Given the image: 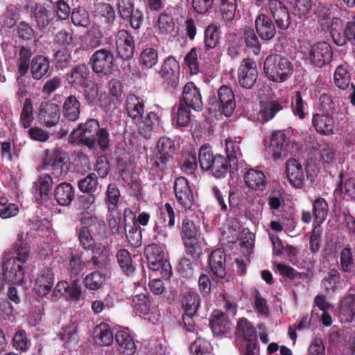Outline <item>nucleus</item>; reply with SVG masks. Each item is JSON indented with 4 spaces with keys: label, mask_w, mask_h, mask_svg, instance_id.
I'll list each match as a JSON object with an SVG mask.
<instances>
[{
    "label": "nucleus",
    "mask_w": 355,
    "mask_h": 355,
    "mask_svg": "<svg viewBox=\"0 0 355 355\" xmlns=\"http://www.w3.org/2000/svg\"><path fill=\"white\" fill-rule=\"evenodd\" d=\"M53 273L49 268L44 269L37 277L35 284V290L40 295H46L53 284Z\"/></svg>",
    "instance_id": "25"
},
{
    "label": "nucleus",
    "mask_w": 355,
    "mask_h": 355,
    "mask_svg": "<svg viewBox=\"0 0 355 355\" xmlns=\"http://www.w3.org/2000/svg\"><path fill=\"white\" fill-rule=\"evenodd\" d=\"M95 197L93 194L87 193L78 198V209L82 214H92L95 210Z\"/></svg>",
    "instance_id": "48"
},
{
    "label": "nucleus",
    "mask_w": 355,
    "mask_h": 355,
    "mask_svg": "<svg viewBox=\"0 0 355 355\" xmlns=\"http://www.w3.org/2000/svg\"><path fill=\"white\" fill-rule=\"evenodd\" d=\"M124 230L126 232V239L129 244L134 247H139L141 244V233L137 223L128 224L124 220Z\"/></svg>",
    "instance_id": "33"
},
{
    "label": "nucleus",
    "mask_w": 355,
    "mask_h": 355,
    "mask_svg": "<svg viewBox=\"0 0 355 355\" xmlns=\"http://www.w3.org/2000/svg\"><path fill=\"white\" fill-rule=\"evenodd\" d=\"M73 42V35L71 31L60 30L56 33L54 37V42L60 46L66 48Z\"/></svg>",
    "instance_id": "59"
},
{
    "label": "nucleus",
    "mask_w": 355,
    "mask_h": 355,
    "mask_svg": "<svg viewBox=\"0 0 355 355\" xmlns=\"http://www.w3.org/2000/svg\"><path fill=\"white\" fill-rule=\"evenodd\" d=\"M182 304L184 312L196 313L200 305L199 295L192 291L185 292L182 300Z\"/></svg>",
    "instance_id": "34"
},
{
    "label": "nucleus",
    "mask_w": 355,
    "mask_h": 355,
    "mask_svg": "<svg viewBox=\"0 0 355 355\" xmlns=\"http://www.w3.org/2000/svg\"><path fill=\"white\" fill-rule=\"evenodd\" d=\"M200 166L204 170H211L215 178L225 176L228 171L227 162L225 157L218 155L214 156L211 147L203 145L198 154Z\"/></svg>",
    "instance_id": "3"
},
{
    "label": "nucleus",
    "mask_w": 355,
    "mask_h": 355,
    "mask_svg": "<svg viewBox=\"0 0 355 355\" xmlns=\"http://www.w3.org/2000/svg\"><path fill=\"white\" fill-rule=\"evenodd\" d=\"M89 70L88 67L85 64H78L74 67L71 72L68 74V80L70 84H76L83 85L88 82Z\"/></svg>",
    "instance_id": "31"
},
{
    "label": "nucleus",
    "mask_w": 355,
    "mask_h": 355,
    "mask_svg": "<svg viewBox=\"0 0 355 355\" xmlns=\"http://www.w3.org/2000/svg\"><path fill=\"white\" fill-rule=\"evenodd\" d=\"M264 73L273 82L284 83L293 73V64L286 58L273 54L266 57L263 64Z\"/></svg>",
    "instance_id": "2"
},
{
    "label": "nucleus",
    "mask_w": 355,
    "mask_h": 355,
    "mask_svg": "<svg viewBox=\"0 0 355 355\" xmlns=\"http://www.w3.org/2000/svg\"><path fill=\"white\" fill-rule=\"evenodd\" d=\"M255 28L259 36L263 40L269 41L276 34V28L272 21L265 14H260L257 17Z\"/></svg>",
    "instance_id": "21"
},
{
    "label": "nucleus",
    "mask_w": 355,
    "mask_h": 355,
    "mask_svg": "<svg viewBox=\"0 0 355 355\" xmlns=\"http://www.w3.org/2000/svg\"><path fill=\"white\" fill-rule=\"evenodd\" d=\"M120 193L116 185L110 184L107 190V204L108 209L115 211L117 207Z\"/></svg>",
    "instance_id": "55"
},
{
    "label": "nucleus",
    "mask_w": 355,
    "mask_h": 355,
    "mask_svg": "<svg viewBox=\"0 0 355 355\" xmlns=\"http://www.w3.org/2000/svg\"><path fill=\"white\" fill-rule=\"evenodd\" d=\"M63 116L70 121H76L80 114V102L73 95L67 97L62 105Z\"/></svg>",
    "instance_id": "23"
},
{
    "label": "nucleus",
    "mask_w": 355,
    "mask_h": 355,
    "mask_svg": "<svg viewBox=\"0 0 355 355\" xmlns=\"http://www.w3.org/2000/svg\"><path fill=\"white\" fill-rule=\"evenodd\" d=\"M69 157L64 151L54 150L48 153L44 163L50 166L54 171L53 175L55 178L65 176L69 171Z\"/></svg>",
    "instance_id": "10"
},
{
    "label": "nucleus",
    "mask_w": 355,
    "mask_h": 355,
    "mask_svg": "<svg viewBox=\"0 0 355 355\" xmlns=\"http://www.w3.org/2000/svg\"><path fill=\"white\" fill-rule=\"evenodd\" d=\"M113 53L107 49L96 51L90 58L93 71L100 75H107L111 72L114 62Z\"/></svg>",
    "instance_id": "7"
},
{
    "label": "nucleus",
    "mask_w": 355,
    "mask_h": 355,
    "mask_svg": "<svg viewBox=\"0 0 355 355\" xmlns=\"http://www.w3.org/2000/svg\"><path fill=\"white\" fill-rule=\"evenodd\" d=\"M158 62V54L153 48H147L143 50L140 55V62L146 68H152Z\"/></svg>",
    "instance_id": "47"
},
{
    "label": "nucleus",
    "mask_w": 355,
    "mask_h": 355,
    "mask_svg": "<svg viewBox=\"0 0 355 355\" xmlns=\"http://www.w3.org/2000/svg\"><path fill=\"white\" fill-rule=\"evenodd\" d=\"M126 111L128 116L137 125L138 133L144 138L148 139L153 133L158 132L159 117L155 112H150L144 118V103L141 98L134 94L128 95Z\"/></svg>",
    "instance_id": "1"
},
{
    "label": "nucleus",
    "mask_w": 355,
    "mask_h": 355,
    "mask_svg": "<svg viewBox=\"0 0 355 355\" xmlns=\"http://www.w3.org/2000/svg\"><path fill=\"white\" fill-rule=\"evenodd\" d=\"M13 347L21 352H26L31 346V341L28 339L26 334L23 330L17 331L12 339Z\"/></svg>",
    "instance_id": "53"
},
{
    "label": "nucleus",
    "mask_w": 355,
    "mask_h": 355,
    "mask_svg": "<svg viewBox=\"0 0 355 355\" xmlns=\"http://www.w3.org/2000/svg\"><path fill=\"white\" fill-rule=\"evenodd\" d=\"M115 340L119 345V351L123 355H133L135 352V344L130 336L125 331L116 333Z\"/></svg>",
    "instance_id": "28"
},
{
    "label": "nucleus",
    "mask_w": 355,
    "mask_h": 355,
    "mask_svg": "<svg viewBox=\"0 0 355 355\" xmlns=\"http://www.w3.org/2000/svg\"><path fill=\"white\" fill-rule=\"evenodd\" d=\"M312 125L316 131L322 135H333L337 131V126L331 114L318 113L313 116Z\"/></svg>",
    "instance_id": "16"
},
{
    "label": "nucleus",
    "mask_w": 355,
    "mask_h": 355,
    "mask_svg": "<svg viewBox=\"0 0 355 355\" xmlns=\"http://www.w3.org/2000/svg\"><path fill=\"white\" fill-rule=\"evenodd\" d=\"M268 9L279 28L286 30L290 26L291 24L290 14L282 2L279 0H269Z\"/></svg>",
    "instance_id": "11"
},
{
    "label": "nucleus",
    "mask_w": 355,
    "mask_h": 355,
    "mask_svg": "<svg viewBox=\"0 0 355 355\" xmlns=\"http://www.w3.org/2000/svg\"><path fill=\"white\" fill-rule=\"evenodd\" d=\"M179 64L176 60L170 56L162 65L159 74L168 85L175 87L178 83Z\"/></svg>",
    "instance_id": "17"
},
{
    "label": "nucleus",
    "mask_w": 355,
    "mask_h": 355,
    "mask_svg": "<svg viewBox=\"0 0 355 355\" xmlns=\"http://www.w3.org/2000/svg\"><path fill=\"white\" fill-rule=\"evenodd\" d=\"M117 263L124 272L129 275L134 272L135 267L130 252L125 249H120L116 254Z\"/></svg>",
    "instance_id": "39"
},
{
    "label": "nucleus",
    "mask_w": 355,
    "mask_h": 355,
    "mask_svg": "<svg viewBox=\"0 0 355 355\" xmlns=\"http://www.w3.org/2000/svg\"><path fill=\"white\" fill-rule=\"evenodd\" d=\"M31 73L35 80H41L49 69V62L46 58L42 55L35 56L31 62Z\"/></svg>",
    "instance_id": "29"
},
{
    "label": "nucleus",
    "mask_w": 355,
    "mask_h": 355,
    "mask_svg": "<svg viewBox=\"0 0 355 355\" xmlns=\"http://www.w3.org/2000/svg\"><path fill=\"white\" fill-rule=\"evenodd\" d=\"M19 62L17 64L18 74L25 76L30 67V59L32 56V52L30 48L22 46L19 52Z\"/></svg>",
    "instance_id": "41"
},
{
    "label": "nucleus",
    "mask_w": 355,
    "mask_h": 355,
    "mask_svg": "<svg viewBox=\"0 0 355 355\" xmlns=\"http://www.w3.org/2000/svg\"><path fill=\"white\" fill-rule=\"evenodd\" d=\"M55 198L59 205L68 206L74 198V191L69 183H61L55 189Z\"/></svg>",
    "instance_id": "30"
},
{
    "label": "nucleus",
    "mask_w": 355,
    "mask_h": 355,
    "mask_svg": "<svg viewBox=\"0 0 355 355\" xmlns=\"http://www.w3.org/2000/svg\"><path fill=\"white\" fill-rule=\"evenodd\" d=\"M33 119L32 101L31 98H26L21 110L20 122L24 128H27L31 126Z\"/></svg>",
    "instance_id": "49"
},
{
    "label": "nucleus",
    "mask_w": 355,
    "mask_h": 355,
    "mask_svg": "<svg viewBox=\"0 0 355 355\" xmlns=\"http://www.w3.org/2000/svg\"><path fill=\"white\" fill-rule=\"evenodd\" d=\"M132 306L137 311L143 314H147L150 311V301L143 293L132 297Z\"/></svg>",
    "instance_id": "51"
},
{
    "label": "nucleus",
    "mask_w": 355,
    "mask_h": 355,
    "mask_svg": "<svg viewBox=\"0 0 355 355\" xmlns=\"http://www.w3.org/2000/svg\"><path fill=\"white\" fill-rule=\"evenodd\" d=\"M180 103L192 108L196 111H200L202 108V96L199 88L192 82L187 83L183 89L182 100Z\"/></svg>",
    "instance_id": "15"
},
{
    "label": "nucleus",
    "mask_w": 355,
    "mask_h": 355,
    "mask_svg": "<svg viewBox=\"0 0 355 355\" xmlns=\"http://www.w3.org/2000/svg\"><path fill=\"white\" fill-rule=\"evenodd\" d=\"M219 110L225 116H230L235 109L234 94L229 87L221 86L218 92Z\"/></svg>",
    "instance_id": "18"
},
{
    "label": "nucleus",
    "mask_w": 355,
    "mask_h": 355,
    "mask_svg": "<svg viewBox=\"0 0 355 355\" xmlns=\"http://www.w3.org/2000/svg\"><path fill=\"white\" fill-rule=\"evenodd\" d=\"M190 107L186 106L184 103L178 105L174 120L176 125L179 127L187 126L190 122Z\"/></svg>",
    "instance_id": "50"
},
{
    "label": "nucleus",
    "mask_w": 355,
    "mask_h": 355,
    "mask_svg": "<svg viewBox=\"0 0 355 355\" xmlns=\"http://www.w3.org/2000/svg\"><path fill=\"white\" fill-rule=\"evenodd\" d=\"M35 19L40 28L46 27L55 17V10L50 6H37L34 12Z\"/></svg>",
    "instance_id": "27"
},
{
    "label": "nucleus",
    "mask_w": 355,
    "mask_h": 355,
    "mask_svg": "<svg viewBox=\"0 0 355 355\" xmlns=\"http://www.w3.org/2000/svg\"><path fill=\"white\" fill-rule=\"evenodd\" d=\"M184 61L189 68L191 74H197L199 72V64L198 61V53L196 48H193L186 55Z\"/></svg>",
    "instance_id": "62"
},
{
    "label": "nucleus",
    "mask_w": 355,
    "mask_h": 355,
    "mask_svg": "<svg viewBox=\"0 0 355 355\" xmlns=\"http://www.w3.org/2000/svg\"><path fill=\"white\" fill-rule=\"evenodd\" d=\"M99 123L96 119H89L84 125L80 124L69 136L71 143L83 144L89 148L96 149V135L99 130Z\"/></svg>",
    "instance_id": "5"
},
{
    "label": "nucleus",
    "mask_w": 355,
    "mask_h": 355,
    "mask_svg": "<svg viewBox=\"0 0 355 355\" xmlns=\"http://www.w3.org/2000/svg\"><path fill=\"white\" fill-rule=\"evenodd\" d=\"M86 264L78 255H73L69 259V272L71 275L78 276L83 271Z\"/></svg>",
    "instance_id": "63"
},
{
    "label": "nucleus",
    "mask_w": 355,
    "mask_h": 355,
    "mask_svg": "<svg viewBox=\"0 0 355 355\" xmlns=\"http://www.w3.org/2000/svg\"><path fill=\"white\" fill-rule=\"evenodd\" d=\"M333 52L331 46L327 42H318L311 46L309 59L317 67L322 68L331 60Z\"/></svg>",
    "instance_id": "12"
},
{
    "label": "nucleus",
    "mask_w": 355,
    "mask_h": 355,
    "mask_svg": "<svg viewBox=\"0 0 355 355\" xmlns=\"http://www.w3.org/2000/svg\"><path fill=\"white\" fill-rule=\"evenodd\" d=\"M241 141V138L240 137H234V140L231 138L226 139L225 150L230 162H233L237 158L238 155H241L239 145Z\"/></svg>",
    "instance_id": "46"
},
{
    "label": "nucleus",
    "mask_w": 355,
    "mask_h": 355,
    "mask_svg": "<svg viewBox=\"0 0 355 355\" xmlns=\"http://www.w3.org/2000/svg\"><path fill=\"white\" fill-rule=\"evenodd\" d=\"M71 21L76 26L87 28L90 24L89 14L86 10L83 8L74 9L71 15Z\"/></svg>",
    "instance_id": "44"
},
{
    "label": "nucleus",
    "mask_w": 355,
    "mask_h": 355,
    "mask_svg": "<svg viewBox=\"0 0 355 355\" xmlns=\"http://www.w3.org/2000/svg\"><path fill=\"white\" fill-rule=\"evenodd\" d=\"M94 333L98 344L108 346L112 343L113 334L107 324L101 323L98 325L95 329Z\"/></svg>",
    "instance_id": "37"
},
{
    "label": "nucleus",
    "mask_w": 355,
    "mask_h": 355,
    "mask_svg": "<svg viewBox=\"0 0 355 355\" xmlns=\"http://www.w3.org/2000/svg\"><path fill=\"white\" fill-rule=\"evenodd\" d=\"M205 46L207 49H214L219 42V27L216 24L209 25L204 33Z\"/></svg>",
    "instance_id": "36"
},
{
    "label": "nucleus",
    "mask_w": 355,
    "mask_h": 355,
    "mask_svg": "<svg viewBox=\"0 0 355 355\" xmlns=\"http://www.w3.org/2000/svg\"><path fill=\"white\" fill-rule=\"evenodd\" d=\"M95 16L103 18L105 21L110 25L114 19L115 14L113 8L108 3H100L96 6Z\"/></svg>",
    "instance_id": "43"
},
{
    "label": "nucleus",
    "mask_w": 355,
    "mask_h": 355,
    "mask_svg": "<svg viewBox=\"0 0 355 355\" xmlns=\"http://www.w3.org/2000/svg\"><path fill=\"white\" fill-rule=\"evenodd\" d=\"M220 10L223 21H232L237 10L236 0H220Z\"/></svg>",
    "instance_id": "38"
},
{
    "label": "nucleus",
    "mask_w": 355,
    "mask_h": 355,
    "mask_svg": "<svg viewBox=\"0 0 355 355\" xmlns=\"http://www.w3.org/2000/svg\"><path fill=\"white\" fill-rule=\"evenodd\" d=\"M184 245L187 254L197 260L202 254V248L196 239L185 240Z\"/></svg>",
    "instance_id": "64"
},
{
    "label": "nucleus",
    "mask_w": 355,
    "mask_h": 355,
    "mask_svg": "<svg viewBox=\"0 0 355 355\" xmlns=\"http://www.w3.org/2000/svg\"><path fill=\"white\" fill-rule=\"evenodd\" d=\"M304 168L302 165L296 159H291L286 164V173L287 178H299L302 176Z\"/></svg>",
    "instance_id": "56"
},
{
    "label": "nucleus",
    "mask_w": 355,
    "mask_h": 355,
    "mask_svg": "<svg viewBox=\"0 0 355 355\" xmlns=\"http://www.w3.org/2000/svg\"><path fill=\"white\" fill-rule=\"evenodd\" d=\"M119 13L123 19H129L134 11V3L132 0H117Z\"/></svg>",
    "instance_id": "61"
},
{
    "label": "nucleus",
    "mask_w": 355,
    "mask_h": 355,
    "mask_svg": "<svg viewBox=\"0 0 355 355\" xmlns=\"http://www.w3.org/2000/svg\"><path fill=\"white\" fill-rule=\"evenodd\" d=\"M286 135L282 131H275L270 137L267 146L272 153L275 159H282L287 155L286 148Z\"/></svg>",
    "instance_id": "20"
},
{
    "label": "nucleus",
    "mask_w": 355,
    "mask_h": 355,
    "mask_svg": "<svg viewBox=\"0 0 355 355\" xmlns=\"http://www.w3.org/2000/svg\"><path fill=\"white\" fill-rule=\"evenodd\" d=\"M105 34V32L103 33L99 27H92L89 32L87 46L92 49L99 46Z\"/></svg>",
    "instance_id": "58"
},
{
    "label": "nucleus",
    "mask_w": 355,
    "mask_h": 355,
    "mask_svg": "<svg viewBox=\"0 0 355 355\" xmlns=\"http://www.w3.org/2000/svg\"><path fill=\"white\" fill-rule=\"evenodd\" d=\"M105 280V275L96 271L86 276L84 284L85 287L90 290H98L101 287Z\"/></svg>",
    "instance_id": "45"
},
{
    "label": "nucleus",
    "mask_w": 355,
    "mask_h": 355,
    "mask_svg": "<svg viewBox=\"0 0 355 355\" xmlns=\"http://www.w3.org/2000/svg\"><path fill=\"white\" fill-rule=\"evenodd\" d=\"M56 67L64 69L70 63L71 60V52L66 48L57 51L54 54Z\"/></svg>",
    "instance_id": "60"
},
{
    "label": "nucleus",
    "mask_w": 355,
    "mask_h": 355,
    "mask_svg": "<svg viewBox=\"0 0 355 355\" xmlns=\"http://www.w3.org/2000/svg\"><path fill=\"white\" fill-rule=\"evenodd\" d=\"M292 110L295 116L300 119H304L307 112V104L303 98V94L300 92H296L292 99Z\"/></svg>",
    "instance_id": "40"
},
{
    "label": "nucleus",
    "mask_w": 355,
    "mask_h": 355,
    "mask_svg": "<svg viewBox=\"0 0 355 355\" xmlns=\"http://www.w3.org/2000/svg\"><path fill=\"white\" fill-rule=\"evenodd\" d=\"M282 106L279 103L272 101L261 106L258 114V119L263 123L272 119L275 114L282 110Z\"/></svg>",
    "instance_id": "35"
},
{
    "label": "nucleus",
    "mask_w": 355,
    "mask_h": 355,
    "mask_svg": "<svg viewBox=\"0 0 355 355\" xmlns=\"http://www.w3.org/2000/svg\"><path fill=\"white\" fill-rule=\"evenodd\" d=\"M19 19V13L17 8L10 5L7 8L3 16V24L8 28H12Z\"/></svg>",
    "instance_id": "54"
},
{
    "label": "nucleus",
    "mask_w": 355,
    "mask_h": 355,
    "mask_svg": "<svg viewBox=\"0 0 355 355\" xmlns=\"http://www.w3.org/2000/svg\"><path fill=\"white\" fill-rule=\"evenodd\" d=\"M209 323L213 333L216 335L225 334L231 326V323L225 313L218 310L213 311Z\"/></svg>",
    "instance_id": "24"
},
{
    "label": "nucleus",
    "mask_w": 355,
    "mask_h": 355,
    "mask_svg": "<svg viewBox=\"0 0 355 355\" xmlns=\"http://www.w3.org/2000/svg\"><path fill=\"white\" fill-rule=\"evenodd\" d=\"M156 149L155 165L164 171L173 159L175 151L174 142L168 137H161L157 141Z\"/></svg>",
    "instance_id": "8"
},
{
    "label": "nucleus",
    "mask_w": 355,
    "mask_h": 355,
    "mask_svg": "<svg viewBox=\"0 0 355 355\" xmlns=\"http://www.w3.org/2000/svg\"><path fill=\"white\" fill-rule=\"evenodd\" d=\"M236 334L242 336L250 343H253L257 339L255 328L245 318H241L237 322Z\"/></svg>",
    "instance_id": "32"
},
{
    "label": "nucleus",
    "mask_w": 355,
    "mask_h": 355,
    "mask_svg": "<svg viewBox=\"0 0 355 355\" xmlns=\"http://www.w3.org/2000/svg\"><path fill=\"white\" fill-rule=\"evenodd\" d=\"M3 279L8 284H19L24 279V270L21 263L17 262L14 257L5 254L1 263Z\"/></svg>",
    "instance_id": "6"
},
{
    "label": "nucleus",
    "mask_w": 355,
    "mask_h": 355,
    "mask_svg": "<svg viewBox=\"0 0 355 355\" xmlns=\"http://www.w3.org/2000/svg\"><path fill=\"white\" fill-rule=\"evenodd\" d=\"M352 69L347 63L338 65L334 71V83L340 89H346L350 85Z\"/></svg>",
    "instance_id": "26"
},
{
    "label": "nucleus",
    "mask_w": 355,
    "mask_h": 355,
    "mask_svg": "<svg viewBox=\"0 0 355 355\" xmlns=\"http://www.w3.org/2000/svg\"><path fill=\"white\" fill-rule=\"evenodd\" d=\"M209 266L213 274L218 278L226 276V256L220 249L214 250L209 259Z\"/></svg>",
    "instance_id": "22"
},
{
    "label": "nucleus",
    "mask_w": 355,
    "mask_h": 355,
    "mask_svg": "<svg viewBox=\"0 0 355 355\" xmlns=\"http://www.w3.org/2000/svg\"><path fill=\"white\" fill-rule=\"evenodd\" d=\"M38 116L41 123L46 127H54L60 121V109L55 103H42L40 107Z\"/></svg>",
    "instance_id": "14"
},
{
    "label": "nucleus",
    "mask_w": 355,
    "mask_h": 355,
    "mask_svg": "<svg viewBox=\"0 0 355 355\" xmlns=\"http://www.w3.org/2000/svg\"><path fill=\"white\" fill-rule=\"evenodd\" d=\"M258 76L255 62L249 58L243 59L238 69V80L240 85L250 89L254 85Z\"/></svg>",
    "instance_id": "9"
},
{
    "label": "nucleus",
    "mask_w": 355,
    "mask_h": 355,
    "mask_svg": "<svg viewBox=\"0 0 355 355\" xmlns=\"http://www.w3.org/2000/svg\"><path fill=\"white\" fill-rule=\"evenodd\" d=\"M313 207L315 220L318 223V225H320L327 216L329 210L328 204L324 198H319L313 202Z\"/></svg>",
    "instance_id": "42"
},
{
    "label": "nucleus",
    "mask_w": 355,
    "mask_h": 355,
    "mask_svg": "<svg viewBox=\"0 0 355 355\" xmlns=\"http://www.w3.org/2000/svg\"><path fill=\"white\" fill-rule=\"evenodd\" d=\"M53 187L52 179H38L34 182L33 192L35 195H40L41 198L47 196Z\"/></svg>",
    "instance_id": "52"
},
{
    "label": "nucleus",
    "mask_w": 355,
    "mask_h": 355,
    "mask_svg": "<svg viewBox=\"0 0 355 355\" xmlns=\"http://www.w3.org/2000/svg\"><path fill=\"white\" fill-rule=\"evenodd\" d=\"M117 53L123 60L132 58L135 51L133 37L125 30H120L116 35L115 40Z\"/></svg>",
    "instance_id": "13"
},
{
    "label": "nucleus",
    "mask_w": 355,
    "mask_h": 355,
    "mask_svg": "<svg viewBox=\"0 0 355 355\" xmlns=\"http://www.w3.org/2000/svg\"><path fill=\"white\" fill-rule=\"evenodd\" d=\"M144 254L148 261V267L153 271L159 272L162 277L168 279L172 270L169 262L164 259L161 247L153 243L146 247Z\"/></svg>",
    "instance_id": "4"
},
{
    "label": "nucleus",
    "mask_w": 355,
    "mask_h": 355,
    "mask_svg": "<svg viewBox=\"0 0 355 355\" xmlns=\"http://www.w3.org/2000/svg\"><path fill=\"white\" fill-rule=\"evenodd\" d=\"M175 196L182 206L187 209L193 205V197L187 179H175L174 184Z\"/></svg>",
    "instance_id": "19"
},
{
    "label": "nucleus",
    "mask_w": 355,
    "mask_h": 355,
    "mask_svg": "<svg viewBox=\"0 0 355 355\" xmlns=\"http://www.w3.org/2000/svg\"><path fill=\"white\" fill-rule=\"evenodd\" d=\"M157 26L162 34L171 33L174 28L173 18L166 13H162L158 18Z\"/></svg>",
    "instance_id": "57"
}]
</instances>
